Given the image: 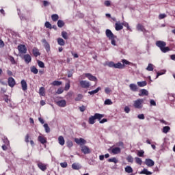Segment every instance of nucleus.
Wrapping results in <instances>:
<instances>
[{
	"mask_svg": "<svg viewBox=\"0 0 175 175\" xmlns=\"http://www.w3.org/2000/svg\"><path fill=\"white\" fill-rule=\"evenodd\" d=\"M44 128L46 133H50V127L47 123L44 124Z\"/></svg>",
	"mask_w": 175,
	"mask_h": 175,
	"instance_id": "e433bc0d",
	"label": "nucleus"
},
{
	"mask_svg": "<svg viewBox=\"0 0 175 175\" xmlns=\"http://www.w3.org/2000/svg\"><path fill=\"white\" fill-rule=\"evenodd\" d=\"M115 63L113 62H109L107 64V66L109 68H114Z\"/></svg>",
	"mask_w": 175,
	"mask_h": 175,
	"instance_id": "603ef678",
	"label": "nucleus"
},
{
	"mask_svg": "<svg viewBox=\"0 0 175 175\" xmlns=\"http://www.w3.org/2000/svg\"><path fill=\"white\" fill-rule=\"evenodd\" d=\"M79 84L82 88H90L91 83L88 81H81Z\"/></svg>",
	"mask_w": 175,
	"mask_h": 175,
	"instance_id": "423d86ee",
	"label": "nucleus"
},
{
	"mask_svg": "<svg viewBox=\"0 0 175 175\" xmlns=\"http://www.w3.org/2000/svg\"><path fill=\"white\" fill-rule=\"evenodd\" d=\"M145 164L148 166V167H152V166L155 165V162H154L151 159H146L145 160Z\"/></svg>",
	"mask_w": 175,
	"mask_h": 175,
	"instance_id": "6e6552de",
	"label": "nucleus"
},
{
	"mask_svg": "<svg viewBox=\"0 0 175 175\" xmlns=\"http://www.w3.org/2000/svg\"><path fill=\"white\" fill-rule=\"evenodd\" d=\"M108 162H113V163H117V162H118V160H117L116 157H113L111 159H109Z\"/></svg>",
	"mask_w": 175,
	"mask_h": 175,
	"instance_id": "c03bdc74",
	"label": "nucleus"
},
{
	"mask_svg": "<svg viewBox=\"0 0 175 175\" xmlns=\"http://www.w3.org/2000/svg\"><path fill=\"white\" fill-rule=\"evenodd\" d=\"M137 31H141V32H146V29L144 28V26H143L140 23L137 25Z\"/></svg>",
	"mask_w": 175,
	"mask_h": 175,
	"instance_id": "4be33fe9",
	"label": "nucleus"
},
{
	"mask_svg": "<svg viewBox=\"0 0 175 175\" xmlns=\"http://www.w3.org/2000/svg\"><path fill=\"white\" fill-rule=\"evenodd\" d=\"M105 94H109L111 92V89H110V88H106L105 89Z\"/></svg>",
	"mask_w": 175,
	"mask_h": 175,
	"instance_id": "6e6d98bb",
	"label": "nucleus"
},
{
	"mask_svg": "<svg viewBox=\"0 0 175 175\" xmlns=\"http://www.w3.org/2000/svg\"><path fill=\"white\" fill-rule=\"evenodd\" d=\"M125 172L126 173H133V169H132V167L131 166H126L125 167Z\"/></svg>",
	"mask_w": 175,
	"mask_h": 175,
	"instance_id": "2f4dec72",
	"label": "nucleus"
},
{
	"mask_svg": "<svg viewBox=\"0 0 175 175\" xmlns=\"http://www.w3.org/2000/svg\"><path fill=\"white\" fill-rule=\"evenodd\" d=\"M44 25L46 28H49V29H51V25L50 24V22H46Z\"/></svg>",
	"mask_w": 175,
	"mask_h": 175,
	"instance_id": "4d7b16f0",
	"label": "nucleus"
},
{
	"mask_svg": "<svg viewBox=\"0 0 175 175\" xmlns=\"http://www.w3.org/2000/svg\"><path fill=\"white\" fill-rule=\"evenodd\" d=\"M25 142H26V143H29V134L26 135Z\"/></svg>",
	"mask_w": 175,
	"mask_h": 175,
	"instance_id": "0e129e2a",
	"label": "nucleus"
},
{
	"mask_svg": "<svg viewBox=\"0 0 175 175\" xmlns=\"http://www.w3.org/2000/svg\"><path fill=\"white\" fill-rule=\"evenodd\" d=\"M113 68H115V69H124V64L118 62L114 64Z\"/></svg>",
	"mask_w": 175,
	"mask_h": 175,
	"instance_id": "5701e85b",
	"label": "nucleus"
},
{
	"mask_svg": "<svg viewBox=\"0 0 175 175\" xmlns=\"http://www.w3.org/2000/svg\"><path fill=\"white\" fill-rule=\"evenodd\" d=\"M8 85L12 88L16 85V81H14V79H13V77L8 78Z\"/></svg>",
	"mask_w": 175,
	"mask_h": 175,
	"instance_id": "2eb2a0df",
	"label": "nucleus"
},
{
	"mask_svg": "<svg viewBox=\"0 0 175 175\" xmlns=\"http://www.w3.org/2000/svg\"><path fill=\"white\" fill-rule=\"evenodd\" d=\"M122 28H124V26H122V23H121L120 22H117L115 24L116 31H121V29H122Z\"/></svg>",
	"mask_w": 175,
	"mask_h": 175,
	"instance_id": "f3484780",
	"label": "nucleus"
},
{
	"mask_svg": "<svg viewBox=\"0 0 175 175\" xmlns=\"http://www.w3.org/2000/svg\"><path fill=\"white\" fill-rule=\"evenodd\" d=\"M144 102V99L139 98L134 101V107L135 109H142L143 103Z\"/></svg>",
	"mask_w": 175,
	"mask_h": 175,
	"instance_id": "7ed1b4c3",
	"label": "nucleus"
},
{
	"mask_svg": "<svg viewBox=\"0 0 175 175\" xmlns=\"http://www.w3.org/2000/svg\"><path fill=\"white\" fill-rule=\"evenodd\" d=\"M70 88V84L69 83H66L64 88L65 91H68Z\"/></svg>",
	"mask_w": 175,
	"mask_h": 175,
	"instance_id": "052dcab7",
	"label": "nucleus"
},
{
	"mask_svg": "<svg viewBox=\"0 0 175 175\" xmlns=\"http://www.w3.org/2000/svg\"><path fill=\"white\" fill-rule=\"evenodd\" d=\"M85 77H87L88 79V80H90V81H98V79L95 76L92 75L90 73H85Z\"/></svg>",
	"mask_w": 175,
	"mask_h": 175,
	"instance_id": "1a4fd4ad",
	"label": "nucleus"
},
{
	"mask_svg": "<svg viewBox=\"0 0 175 175\" xmlns=\"http://www.w3.org/2000/svg\"><path fill=\"white\" fill-rule=\"evenodd\" d=\"M37 166L39 167V169H40V170H42V172H46V170H47V165L42 163V162H39L37 164Z\"/></svg>",
	"mask_w": 175,
	"mask_h": 175,
	"instance_id": "0eeeda50",
	"label": "nucleus"
},
{
	"mask_svg": "<svg viewBox=\"0 0 175 175\" xmlns=\"http://www.w3.org/2000/svg\"><path fill=\"white\" fill-rule=\"evenodd\" d=\"M39 94L40 96H44L46 95V93L44 92V88L43 87H41L39 90Z\"/></svg>",
	"mask_w": 175,
	"mask_h": 175,
	"instance_id": "f704fd0d",
	"label": "nucleus"
},
{
	"mask_svg": "<svg viewBox=\"0 0 175 175\" xmlns=\"http://www.w3.org/2000/svg\"><path fill=\"white\" fill-rule=\"evenodd\" d=\"M122 62L124 66V65H131V63L129 62V61H128V60H126L125 59H122Z\"/></svg>",
	"mask_w": 175,
	"mask_h": 175,
	"instance_id": "3c124183",
	"label": "nucleus"
},
{
	"mask_svg": "<svg viewBox=\"0 0 175 175\" xmlns=\"http://www.w3.org/2000/svg\"><path fill=\"white\" fill-rule=\"evenodd\" d=\"M38 64L40 68H44V63H43V62L38 60Z\"/></svg>",
	"mask_w": 175,
	"mask_h": 175,
	"instance_id": "de8ad7c7",
	"label": "nucleus"
},
{
	"mask_svg": "<svg viewBox=\"0 0 175 175\" xmlns=\"http://www.w3.org/2000/svg\"><path fill=\"white\" fill-rule=\"evenodd\" d=\"M72 169H74L75 170H79V169H80V165H77V163H73L72 165Z\"/></svg>",
	"mask_w": 175,
	"mask_h": 175,
	"instance_id": "58836bf2",
	"label": "nucleus"
},
{
	"mask_svg": "<svg viewBox=\"0 0 175 175\" xmlns=\"http://www.w3.org/2000/svg\"><path fill=\"white\" fill-rule=\"evenodd\" d=\"M157 103H155V100H150V106H156Z\"/></svg>",
	"mask_w": 175,
	"mask_h": 175,
	"instance_id": "774afa93",
	"label": "nucleus"
},
{
	"mask_svg": "<svg viewBox=\"0 0 175 175\" xmlns=\"http://www.w3.org/2000/svg\"><path fill=\"white\" fill-rule=\"evenodd\" d=\"M53 85H56V86H58V85H61V84H62V81H54L53 83H52Z\"/></svg>",
	"mask_w": 175,
	"mask_h": 175,
	"instance_id": "37998d69",
	"label": "nucleus"
},
{
	"mask_svg": "<svg viewBox=\"0 0 175 175\" xmlns=\"http://www.w3.org/2000/svg\"><path fill=\"white\" fill-rule=\"evenodd\" d=\"M156 46L159 47L162 53H167V51H170V48H169V46H166V42L164 41H157Z\"/></svg>",
	"mask_w": 175,
	"mask_h": 175,
	"instance_id": "f257e3e1",
	"label": "nucleus"
},
{
	"mask_svg": "<svg viewBox=\"0 0 175 175\" xmlns=\"http://www.w3.org/2000/svg\"><path fill=\"white\" fill-rule=\"evenodd\" d=\"M116 38H109V40H111V44H113V46H116Z\"/></svg>",
	"mask_w": 175,
	"mask_h": 175,
	"instance_id": "bf43d9fd",
	"label": "nucleus"
},
{
	"mask_svg": "<svg viewBox=\"0 0 175 175\" xmlns=\"http://www.w3.org/2000/svg\"><path fill=\"white\" fill-rule=\"evenodd\" d=\"M148 96V91L146 89H142L139 91V96Z\"/></svg>",
	"mask_w": 175,
	"mask_h": 175,
	"instance_id": "dca6fc26",
	"label": "nucleus"
},
{
	"mask_svg": "<svg viewBox=\"0 0 175 175\" xmlns=\"http://www.w3.org/2000/svg\"><path fill=\"white\" fill-rule=\"evenodd\" d=\"M138 157H144V150H139L137 152Z\"/></svg>",
	"mask_w": 175,
	"mask_h": 175,
	"instance_id": "5fc2aeb1",
	"label": "nucleus"
},
{
	"mask_svg": "<svg viewBox=\"0 0 175 175\" xmlns=\"http://www.w3.org/2000/svg\"><path fill=\"white\" fill-rule=\"evenodd\" d=\"M126 159L128 162H130L131 163H133V157H132V156L131 155L128 156Z\"/></svg>",
	"mask_w": 175,
	"mask_h": 175,
	"instance_id": "a18cd8bd",
	"label": "nucleus"
},
{
	"mask_svg": "<svg viewBox=\"0 0 175 175\" xmlns=\"http://www.w3.org/2000/svg\"><path fill=\"white\" fill-rule=\"evenodd\" d=\"M170 131V126H165L163 128V133H167Z\"/></svg>",
	"mask_w": 175,
	"mask_h": 175,
	"instance_id": "4c0bfd02",
	"label": "nucleus"
},
{
	"mask_svg": "<svg viewBox=\"0 0 175 175\" xmlns=\"http://www.w3.org/2000/svg\"><path fill=\"white\" fill-rule=\"evenodd\" d=\"M23 59H24L25 62H26V64H29V62H31V61H32V58L31 57V55H29V54H26V55H23Z\"/></svg>",
	"mask_w": 175,
	"mask_h": 175,
	"instance_id": "a211bd4d",
	"label": "nucleus"
},
{
	"mask_svg": "<svg viewBox=\"0 0 175 175\" xmlns=\"http://www.w3.org/2000/svg\"><path fill=\"white\" fill-rule=\"evenodd\" d=\"M135 162L138 165H142V163H143V161H142V159H140L139 157H135Z\"/></svg>",
	"mask_w": 175,
	"mask_h": 175,
	"instance_id": "a19ab883",
	"label": "nucleus"
},
{
	"mask_svg": "<svg viewBox=\"0 0 175 175\" xmlns=\"http://www.w3.org/2000/svg\"><path fill=\"white\" fill-rule=\"evenodd\" d=\"M75 143H77V144L81 146V147H82V146H84L83 144H87V141H85V139H84L83 138H75Z\"/></svg>",
	"mask_w": 175,
	"mask_h": 175,
	"instance_id": "39448f33",
	"label": "nucleus"
},
{
	"mask_svg": "<svg viewBox=\"0 0 175 175\" xmlns=\"http://www.w3.org/2000/svg\"><path fill=\"white\" fill-rule=\"evenodd\" d=\"M58 142L60 146H64L65 144V139L62 136L58 137Z\"/></svg>",
	"mask_w": 175,
	"mask_h": 175,
	"instance_id": "393cba45",
	"label": "nucleus"
},
{
	"mask_svg": "<svg viewBox=\"0 0 175 175\" xmlns=\"http://www.w3.org/2000/svg\"><path fill=\"white\" fill-rule=\"evenodd\" d=\"M105 105H113V102L110 99H107L105 100Z\"/></svg>",
	"mask_w": 175,
	"mask_h": 175,
	"instance_id": "8fccbe9b",
	"label": "nucleus"
},
{
	"mask_svg": "<svg viewBox=\"0 0 175 175\" xmlns=\"http://www.w3.org/2000/svg\"><path fill=\"white\" fill-rule=\"evenodd\" d=\"M57 43L59 46H65V40L61 38H57Z\"/></svg>",
	"mask_w": 175,
	"mask_h": 175,
	"instance_id": "cd10ccee",
	"label": "nucleus"
},
{
	"mask_svg": "<svg viewBox=\"0 0 175 175\" xmlns=\"http://www.w3.org/2000/svg\"><path fill=\"white\" fill-rule=\"evenodd\" d=\"M63 92H64V88H59V89H57L56 94H57V95H60V94H62Z\"/></svg>",
	"mask_w": 175,
	"mask_h": 175,
	"instance_id": "49530a36",
	"label": "nucleus"
},
{
	"mask_svg": "<svg viewBox=\"0 0 175 175\" xmlns=\"http://www.w3.org/2000/svg\"><path fill=\"white\" fill-rule=\"evenodd\" d=\"M60 166L62 167H68V163L66 162L61 163Z\"/></svg>",
	"mask_w": 175,
	"mask_h": 175,
	"instance_id": "680f3d73",
	"label": "nucleus"
},
{
	"mask_svg": "<svg viewBox=\"0 0 175 175\" xmlns=\"http://www.w3.org/2000/svg\"><path fill=\"white\" fill-rule=\"evenodd\" d=\"M137 118H139V120H144V118H145L144 114H139L137 116Z\"/></svg>",
	"mask_w": 175,
	"mask_h": 175,
	"instance_id": "69168bd1",
	"label": "nucleus"
},
{
	"mask_svg": "<svg viewBox=\"0 0 175 175\" xmlns=\"http://www.w3.org/2000/svg\"><path fill=\"white\" fill-rule=\"evenodd\" d=\"M33 54L34 57H38V55H40L39 49H38L37 48H33Z\"/></svg>",
	"mask_w": 175,
	"mask_h": 175,
	"instance_id": "a878e982",
	"label": "nucleus"
},
{
	"mask_svg": "<svg viewBox=\"0 0 175 175\" xmlns=\"http://www.w3.org/2000/svg\"><path fill=\"white\" fill-rule=\"evenodd\" d=\"M100 90H102V88L100 87H98L94 90L88 92V94H90V95H94V94H98V92H99Z\"/></svg>",
	"mask_w": 175,
	"mask_h": 175,
	"instance_id": "b1692460",
	"label": "nucleus"
},
{
	"mask_svg": "<svg viewBox=\"0 0 175 175\" xmlns=\"http://www.w3.org/2000/svg\"><path fill=\"white\" fill-rule=\"evenodd\" d=\"M139 87H146L147 85V82L146 81H139L137 83Z\"/></svg>",
	"mask_w": 175,
	"mask_h": 175,
	"instance_id": "7c9ffc66",
	"label": "nucleus"
},
{
	"mask_svg": "<svg viewBox=\"0 0 175 175\" xmlns=\"http://www.w3.org/2000/svg\"><path fill=\"white\" fill-rule=\"evenodd\" d=\"M129 88L131 91H133V92H137V85L135 83H131L129 85Z\"/></svg>",
	"mask_w": 175,
	"mask_h": 175,
	"instance_id": "412c9836",
	"label": "nucleus"
},
{
	"mask_svg": "<svg viewBox=\"0 0 175 175\" xmlns=\"http://www.w3.org/2000/svg\"><path fill=\"white\" fill-rule=\"evenodd\" d=\"M42 43H44V46L46 49V51H47V53H49V51H50V44L49 42H47L46 39H42Z\"/></svg>",
	"mask_w": 175,
	"mask_h": 175,
	"instance_id": "9b49d317",
	"label": "nucleus"
},
{
	"mask_svg": "<svg viewBox=\"0 0 175 175\" xmlns=\"http://www.w3.org/2000/svg\"><path fill=\"white\" fill-rule=\"evenodd\" d=\"M81 148L83 154H90V152H91V150L87 146H81Z\"/></svg>",
	"mask_w": 175,
	"mask_h": 175,
	"instance_id": "4468645a",
	"label": "nucleus"
},
{
	"mask_svg": "<svg viewBox=\"0 0 175 175\" xmlns=\"http://www.w3.org/2000/svg\"><path fill=\"white\" fill-rule=\"evenodd\" d=\"M67 147L69 148H70V147H73V142H72V141H68L67 142Z\"/></svg>",
	"mask_w": 175,
	"mask_h": 175,
	"instance_id": "13d9d810",
	"label": "nucleus"
},
{
	"mask_svg": "<svg viewBox=\"0 0 175 175\" xmlns=\"http://www.w3.org/2000/svg\"><path fill=\"white\" fill-rule=\"evenodd\" d=\"M21 84L23 91H27V90H28V85L27 84V81L23 79L21 81Z\"/></svg>",
	"mask_w": 175,
	"mask_h": 175,
	"instance_id": "f8f14e48",
	"label": "nucleus"
},
{
	"mask_svg": "<svg viewBox=\"0 0 175 175\" xmlns=\"http://www.w3.org/2000/svg\"><path fill=\"white\" fill-rule=\"evenodd\" d=\"M64 25H65V22H64V21L59 20L57 21V27H59V28H62V27H64Z\"/></svg>",
	"mask_w": 175,
	"mask_h": 175,
	"instance_id": "72a5a7b5",
	"label": "nucleus"
},
{
	"mask_svg": "<svg viewBox=\"0 0 175 175\" xmlns=\"http://www.w3.org/2000/svg\"><path fill=\"white\" fill-rule=\"evenodd\" d=\"M166 17H167V16H166L165 14H160L159 15V20H162V19H163V18H166Z\"/></svg>",
	"mask_w": 175,
	"mask_h": 175,
	"instance_id": "864d4df0",
	"label": "nucleus"
},
{
	"mask_svg": "<svg viewBox=\"0 0 175 175\" xmlns=\"http://www.w3.org/2000/svg\"><path fill=\"white\" fill-rule=\"evenodd\" d=\"M30 69H31V73H33L34 75H38L39 70H38V68H36V67L31 66Z\"/></svg>",
	"mask_w": 175,
	"mask_h": 175,
	"instance_id": "c85d7f7f",
	"label": "nucleus"
},
{
	"mask_svg": "<svg viewBox=\"0 0 175 175\" xmlns=\"http://www.w3.org/2000/svg\"><path fill=\"white\" fill-rule=\"evenodd\" d=\"M103 117H105L104 114L95 113L94 116H91L89 118V121H88L89 124H95V120H98V121H100V120H102Z\"/></svg>",
	"mask_w": 175,
	"mask_h": 175,
	"instance_id": "f03ea898",
	"label": "nucleus"
},
{
	"mask_svg": "<svg viewBox=\"0 0 175 175\" xmlns=\"http://www.w3.org/2000/svg\"><path fill=\"white\" fill-rule=\"evenodd\" d=\"M105 33L106 36L108 37L109 39H113V38H116L110 29H107Z\"/></svg>",
	"mask_w": 175,
	"mask_h": 175,
	"instance_id": "9d476101",
	"label": "nucleus"
},
{
	"mask_svg": "<svg viewBox=\"0 0 175 175\" xmlns=\"http://www.w3.org/2000/svg\"><path fill=\"white\" fill-rule=\"evenodd\" d=\"M43 5H44V6H49V5H50V2H49V1H46V0H44V1H43Z\"/></svg>",
	"mask_w": 175,
	"mask_h": 175,
	"instance_id": "338daca9",
	"label": "nucleus"
},
{
	"mask_svg": "<svg viewBox=\"0 0 175 175\" xmlns=\"http://www.w3.org/2000/svg\"><path fill=\"white\" fill-rule=\"evenodd\" d=\"M105 6H107V8H109V6H111V2L109 0H107L104 2Z\"/></svg>",
	"mask_w": 175,
	"mask_h": 175,
	"instance_id": "09e8293b",
	"label": "nucleus"
},
{
	"mask_svg": "<svg viewBox=\"0 0 175 175\" xmlns=\"http://www.w3.org/2000/svg\"><path fill=\"white\" fill-rule=\"evenodd\" d=\"M38 140L41 144H46L47 143V138L42 135L38 136Z\"/></svg>",
	"mask_w": 175,
	"mask_h": 175,
	"instance_id": "ddd939ff",
	"label": "nucleus"
},
{
	"mask_svg": "<svg viewBox=\"0 0 175 175\" xmlns=\"http://www.w3.org/2000/svg\"><path fill=\"white\" fill-rule=\"evenodd\" d=\"M165 73H166V70H163L161 72H158L156 79H158V77H159V76H162V75H165Z\"/></svg>",
	"mask_w": 175,
	"mask_h": 175,
	"instance_id": "ea45409f",
	"label": "nucleus"
},
{
	"mask_svg": "<svg viewBox=\"0 0 175 175\" xmlns=\"http://www.w3.org/2000/svg\"><path fill=\"white\" fill-rule=\"evenodd\" d=\"M122 25L124 27H126V28H127L128 31H130L131 32H132V29H131V27H129V24L126 22H123L122 23Z\"/></svg>",
	"mask_w": 175,
	"mask_h": 175,
	"instance_id": "473e14b6",
	"label": "nucleus"
},
{
	"mask_svg": "<svg viewBox=\"0 0 175 175\" xmlns=\"http://www.w3.org/2000/svg\"><path fill=\"white\" fill-rule=\"evenodd\" d=\"M112 154H117L121 153V148L119 147H115L111 149Z\"/></svg>",
	"mask_w": 175,
	"mask_h": 175,
	"instance_id": "aec40b11",
	"label": "nucleus"
},
{
	"mask_svg": "<svg viewBox=\"0 0 175 175\" xmlns=\"http://www.w3.org/2000/svg\"><path fill=\"white\" fill-rule=\"evenodd\" d=\"M140 174L151 175L152 174V172L148 171V170L145 168L140 172Z\"/></svg>",
	"mask_w": 175,
	"mask_h": 175,
	"instance_id": "bb28decb",
	"label": "nucleus"
},
{
	"mask_svg": "<svg viewBox=\"0 0 175 175\" xmlns=\"http://www.w3.org/2000/svg\"><path fill=\"white\" fill-rule=\"evenodd\" d=\"M146 70H148V72H152V70H154V66L152 64H149L146 68Z\"/></svg>",
	"mask_w": 175,
	"mask_h": 175,
	"instance_id": "c756f323",
	"label": "nucleus"
},
{
	"mask_svg": "<svg viewBox=\"0 0 175 175\" xmlns=\"http://www.w3.org/2000/svg\"><path fill=\"white\" fill-rule=\"evenodd\" d=\"M3 142L6 146H9V139H8V138L4 137V139H3Z\"/></svg>",
	"mask_w": 175,
	"mask_h": 175,
	"instance_id": "e2e57ef3",
	"label": "nucleus"
},
{
	"mask_svg": "<svg viewBox=\"0 0 175 175\" xmlns=\"http://www.w3.org/2000/svg\"><path fill=\"white\" fill-rule=\"evenodd\" d=\"M57 106H59V107H65L66 106V100H60L59 101H57Z\"/></svg>",
	"mask_w": 175,
	"mask_h": 175,
	"instance_id": "6ab92c4d",
	"label": "nucleus"
},
{
	"mask_svg": "<svg viewBox=\"0 0 175 175\" xmlns=\"http://www.w3.org/2000/svg\"><path fill=\"white\" fill-rule=\"evenodd\" d=\"M51 18L53 21H57L58 18H59V16H58V14H55L51 16Z\"/></svg>",
	"mask_w": 175,
	"mask_h": 175,
	"instance_id": "c9c22d12",
	"label": "nucleus"
},
{
	"mask_svg": "<svg viewBox=\"0 0 175 175\" xmlns=\"http://www.w3.org/2000/svg\"><path fill=\"white\" fill-rule=\"evenodd\" d=\"M62 36L66 40L68 39V33L66 31H62Z\"/></svg>",
	"mask_w": 175,
	"mask_h": 175,
	"instance_id": "79ce46f5",
	"label": "nucleus"
},
{
	"mask_svg": "<svg viewBox=\"0 0 175 175\" xmlns=\"http://www.w3.org/2000/svg\"><path fill=\"white\" fill-rule=\"evenodd\" d=\"M19 54H27V46L24 44H19L18 46Z\"/></svg>",
	"mask_w": 175,
	"mask_h": 175,
	"instance_id": "20e7f679",
	"label": "nucleus"
}]
</instances>
